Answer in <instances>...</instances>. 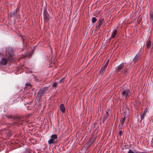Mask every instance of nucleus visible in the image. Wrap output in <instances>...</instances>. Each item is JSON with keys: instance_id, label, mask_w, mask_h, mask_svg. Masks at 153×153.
I'll use <instances>...</instances> for the list:
<instances>
[{"instance_id": "obj_1", "label": "nucleus", "mask_w": 153, "mask_h": 153, "mask_svg": "<svg viewBox=\"0 0 153 153\" xmlns=\"http://www.w3.org/2000/svg\"><path fill=\"white\" fill-rule=\"evenodd\" d=\"M126 111H124V114H125L124 117L120 120V123L119 126V129H121L123 128V126L124 124V123L126 119V116H127L129 115V111L128 108H126Z\"/></svg>"}, {"instance_id": "obj_2", "label": "nucleus", "mask_w": 153, "mask_h": 153, "mask_svg": "<svg viewBox=\"0 0 153 153\" xmlns=\"http://www.w3.org/2000/svg\"><path fill=\"white\" fill-rule=\"evenodd\" d=\"M131 92L130 90L127 89H123L122 91L121 95L124 98L126 99L131 95Z\"/></svg>"}, {"instance_id": "obj_3", "label": "nucleus", "mask_w": 153, "mask_h": 153, "mask_svg": "<svg viewBox=\"0 0 153 153\" xmlns=\"http://www.w3.org/2000/svg\"><path fill=\"white\" fill-rule=\"evenodd\" d=\"M48 88V87H44L40 89L37 94V97L40 98L42 95H44L45 92L47 91Z\"/></svg>"}, {"instance_id": "obj_4", "label": "nucleus", "mask_w": 153, "mask_h": 153, "mask_svg": "<svg viewBox=\"0 0 153 153\" xmlns=\"http://www.w3.org/2000/svg\"><path fill=\"white\" fill-rule=\"evenodd\" d=\"M57 139V136L56 134L52 135L51 136V138L48 141V144H51L53 143Z\"/></svg>"}, {"instance_id": "obj_5", "label": "nucleus", "mask_w": 153, "mask_h": 153, "mask_svg": "<svg viewBox=\"0 0 153 153\" xmlns=\"http://www.w3.org/2000/svg\"><path fill=\"white\" fill-rule=\"evenodd\" d=\"M104 20V19L101 17L99 20L98 21V24H97L96 26V28L97 29H99L101 26L102 25L103 23Z\"/></svg>"}, {"instance_id": "obj_6", "label": "nucleus", "mask_w": 153, "mask_h": 153, "mask_svg": "<svg viewBox=\"0 0 153 153\" xmlns=\"http://www.w3.org/2000/svg\"><path fill=\"white\" fill-rule=\"evenodd\" d=\"M124 66V64L123 63L121 64L116 68V71L119 72L121 71Z\"/></svg>"}, {"instance_id": "obj_7", "label": "nucleus", "mask_w": 153, "mask_h": 153, "mask_svg": "<svg viewBox=\"0 0 153 153\" xmlns=\"http://www.w3.org/2000/svg\"><path fill=\"white\" fill-rule=\"evenodd\" d=\"M152 45V42L151 41V39L150 38H149L148 39L147 41L146 44V48L147 49H149L151 48Z\"/></svg>"}, {"instance_id": "obj_8", "label": "nucleus", "mask_w": 153, "mask_h": 153, "mask_svg": "<svg viewBox=\"0 0 153 153\" xmlns=\"http://www.w3.org/2000/svg\"><path fill=\"white\" fill-rule=\"evenodd\" d=\"M8 61V59H6L4 58H2V59L0 61V65H5L6 64Z\"/></svg>"}, {"instance_id": "obj_9", "label": "nucleus", "mask_w": 153, "mask_h": 153, "mask_svg": "<svg viewBox=\"0 0 153 153\" xmlns=\"http://www.w3.org/2000/svg\"><path fill=\"white\" fill-rule=\"evenodd\" d=\"M44 18L46 22H48L49 19V15L47 13H45L44 14Z\"/></svg>"}, {"instance_id": "obj_10", "label": "nucleus", "mask_w": 153, "mask_h": 153, "mask_svg": "<svg viewBox=\"0 0 153 153\" xmlns=\"http://www.w3.org/2000/svg\"><path fill=\"white\" fill-rule=\"evenodd\" d=\"M9 56L8 58V61H10L13 59V53L12 52H9Z\"/></svg>"}, {"instance_id": "obj_11", "label": "nucleus", "mask_w": 153, "mask_h": 153, "mask_svg": "<svg viewBox=\"0 0 153 153\" xmlns=\"http://www.w3.org/2000/svg\"><path fill=\"white\" fill-rule=\"evenodd\" d=\"M129 72V70L127 68H125L121 72L122 74L125 75H126Z\"/></svg>"}, {"instance_id": "obj_12", "label": "nucleus", "mask_w": 153, "mask_h": 153, "mask_svg": "<svg viewBox=\"0 0 153 153\" xmlns=\"http://www.w3.org/2000/svg\"><path fill=\"white\" fill-rule=\"evenodd\" d=\"M60 110L62 111V113H64L65 112V108L64 107V105L63 104H61L60 105Z\"/></svg>"}, {"instance_id": "obj_13", "label": "nucleus", "mask_w": 153, "mask_h": 153, "mask_svg": "<svg viewBox=\"0 0 153 153\" xmlns=\"http://www.w3.org/2000/svg\"><path fill=\"white\" fill-rule=\"evenodd\" d=\"M117 30H116L113 31L111 34L110 39H113L115 37L117 33Z\"/></svg>"}, {"instance_id": "obj_14", "label": "nucleus", "mask_w": 153, "mask_h": 153, "mask_svg": "<svg viewBox=\"0 0 153 153\" xmlns=\"http://www.w3.org/2000/svg\"><path fill=\"white\" fill-rule=\"evenodd\" d=\"M147 110L146 109H145L143 112V114L141 116V120H143L144 119L145 115L146 114Z\"/></svg>"}, {"instance_id": "obj_15", "label": "nucleus", "mask_w": 153, "mask_h": 153, "mask_svg": "<svg viewBox=\"0 0 153 153\" xmlns=\"http://www.w3.org/2000/svg\"><path fill=\"white\" fill-rule=\"evenodd\" d=\"M93 141V140L92 139H89L87 143V145L89 146L92 143Z\"/></svg>"}, {"instance_id": "obj_16", "label": "nucleus", "mask_w": 153, "mask_h": 153, "mask_svg": "<svg viewBox=\"0 0 153 153\" xmlns=\"http://www.w3.org/2000/svg\"><path fill=\"white\" fill-rule=\"evenodd\" d=\"M105 69L102 67L100 71V75L102 76L105 71Z\"/></svg>"}, {"instance_id": "obj_17", "label": "nucleus", "mask_w": 153, "mask_h": 153, "mask_svg": "<svg viewBox=\"0 0 153 153\" xmlns=\"http://www.w3.org/2000/svg\"><path fill=\"white\" fill-rule=\"evenodd\" d=\"M32 87V85H31L30 83H27L25 85V88L26 89H30Z\"/></svg>"}, {"instance_id": "obj_18", "label": "nucleus", "mask_w": 153, "mask_h": 153, "mask_svg": "<svg viewBox=\"0 0 153 153\" xmlns=\"http://www.w3.org/2000/svg\"><path fill=\"white\" fill-rule=\"evenodd\" d=\"M138 58V56L137 54L133 59V61L134 62H135L137 61Z\"/></svg>"}, {"instance_id": "obj_19", "label": "nucleus", "mask_w": 153, "mask_h": 153, "mask_svg": "<svg viewBox=\"0 0 153 153\" xmlns=\"http://www.w3.org/2000/svg\"><path fill=\"white\" fill-rule=\"evenodd\" d=\"M30 149L29 148H26L23 153H30Z\"/></svg>"}, {"instance_id": "obj_20", "label": "nucleus", "mask_w": 153, "mask_h": 153, "mask_svg": "<svg viewBox=\"0 0 153 153\" xmlns=\"http://www.w3.org/2000/svg\"><path fill=\"white\" fill-rule=\"evenodd\" d=\"M150 19L151 20H152L153 22V13L152 12H151L150 13Z\"/></svg>"}, {"instance_id": "obj_21", "label": "nucleus", "mask_w": 153, "mask_h": 153, "mask_svg": "<svg viewBox=\"0 0 153 153\" xmlns=\"http://www.w3.org/2000/svg\"><path fill=\"white\" fill-rule=\"evenodd\" d=\"M97 20L96 18L95 17H94L92 18V22L93 23H94L96 22Z\"/></svg>"}, {"instance_id": "obj_22", "label": "nucleus", "mask_w": 153, "mask_h": 153, "mask_svg": "<svg viewBox=\"0 0 153 153\" xmlns=\"http://www.w3.org/2000/svg\"><path fill=\"white\" fill-rule=\"evenodd\" d=\"M128 153H137V152H134L133 151L129 149L128 151Z\"/></svg>"}, {"instance_id": "obj_23", "label": "nucleus", "mask_w": 153, "mask_h": 153, "mask_svg": "<svg viewBox=\"0 0 153 153\" xmlns=\"http://www.w3.org/2000/svg\"><path fill=\"white\" fill-rule=\"evenodd\" d=\"M16 13V11H15L11 13V16H13Z\"/></svg>"}, {"instance_id": "obj_24", "label": "nucleus", "mask_w": 153, "mask_h": 153, "mask_svg": "<svg viewBox=\"0 0 153 153\" xmlns=\"http://www.w3.org/2000/svg\"><path fill=\"white\" fill-rule=\"evenodd\" d=\"M108 66V63H105V64L104 65V66H103L102 68L106 69V67H107Z\"/></svg>"}, {"instance_id": "obj_25", "label": "nucleus", "mask_w": 153, "mask_h": 153, "mask_svg": "<svg viewBox=\"0 0 153 153\" xmlns=\"http://www.w3.org/2000/svg\"><path fill=\"white\" fill-rule=\"evenodd\" d=\"M108 66V63H105V64L104 65V66H103L102 68L106 69V67H107Z\"/></svg>"}, {"instance_id": "obj_26", "label": "nucleus", "mask_w": 153, "mask_h": 153, "mask_svg": "<svg viewBox=\"0 0 153 153\" xmlns=\"http://www.w3.org/2000/svg\"><path fill=\"white\" fill-rule=\"evenodd\" d=\"M57 85V83L56 82H54L53 84V87H56V86Z\"/></svg>"}, {"instance_id": "obj_27", "label": "nucleus", "mask_w": 153, "mask_h": 153, "mask_svg": "<svg viewBox=\"0 0 153 153\" xmlns=\"http://www.w3.org/2000/svg\"><path fill=\"white\" fill-rule=\"evenodd\" d=\"M123 134V131L121 130L119 132V135L120 136H121Z\"/></svg>"}, {"instance_id": "obj_28", "label": "nucleus", "mask_w": 153, "mask_h": 153, "mask_svg": "<svg viewBox=\"0 0 153 153\" xmlns=\"http://www.w3.org/2000/svg\"><path fill=\"white\" fill-rule=\"evenodd\" d=\"M65 77H63L62 79H61L59 81V82H64V79Z\"/></svg>"}, {"instance_id": "obj_29", "label": "nucleus", "mask_w": 153, "mask_h": 153, "mask_svg": "<svg viewBox=\"0 0 153 153\" xmlns=\"http://www.w3.org/2000/svg\"><path fill=\"white\" fill-rule=\"evenodd\" d=\"M151 146L153 147V138L152 140V141L151 143Z\"/></svg>"}, {"instance_id": "obj_30", "label": "nucleus", "mask_w": 153, "mask_h": 153, "mask_svg": "<svg viewBox=\"0 0 153 153\" xmlns=\"http://www.w3.org/2000/svg\"><path fill=\"white\" fill-rule=\"evenodd\" d=\"M106 113H107V116H106V118H107V117L109 115H108V112H107V111H106Z\"/></svg>"}, {"instance_id": "obj_31", "label": "nucleus", "mask_w": 153, "mask_h": 153, "mask_svg": "<svg viewBox=\"0 0 153 153\" xmlns=\"http://www.w3.org/2000/svg\"><path fill=\"white\" fill-rule=\"evenodd\" d=\"M108 60L107 62L106 63L108 64Z\"/></svg>"}]
</instances>
